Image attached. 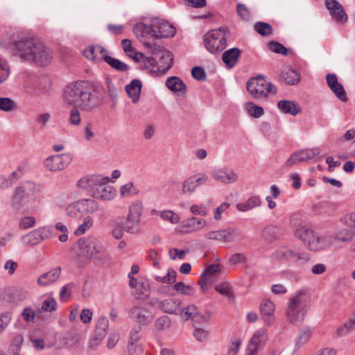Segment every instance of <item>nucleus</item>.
<instances>
[{
	"mask_svg": "<svg viewBox=\"0 0 355 355\" xmlns=\"http://www.w3.org/2000/svg\"><path fill=\"white\" fill-rule=\"evenodd\" d=\"M62 97L65 105L78 107L83 112H92L100 106L98 96L92 92L86 81L77 80L69 83L64 87Z\"/></svg>",
	"mask_w": 355,
	"mask_h": 355,
	"instance_id": "f257e3e1",
	"label": "nucleus"
},
{
	"mask_svg": "<svg viewBox=\"0 0 355 355\" xmlns=\"http://www.w3.org/2000/svg\"><path fill=\"white\" fill-rule=\"evenodd\" d=\"M40 185L25 181L15 187L10 196L11 207L22 214L35 213L40 202Z\"/></svg>",
	"mask_w": 355,
	"mask_h": 355,
	"instance_id": "f03ea898",
	"label": "nucleus"
},
{
	"mask_svg": "<svg viewBox=\"0 0 355 355\" xmlns=\"http://www.w3.org/2000/svg\"><path fill=\"white\" fill-rule=\"evenodd\" d=\"M291 223L295 229V236L300 239L311 251L323 250L330 247L331 239L327 236H318L313 230L304 224L300 214H294L291 218Z\"/></svg>",
	"mask_w": 355,
	"mask_h": 355,
	"instance_id": "7ed1b4c3",
	"label": "nucleus"
},
{
	"mask_svg": "<svg viewBox=\"0 0 355 355\" xmlns=\"http://www.w3.org/2000/svg\"><path fill=\"white\" fill-rule=\"evenodd\" d=\"M133 31L138 37H169L175 34V28L171 24L159 19H153L150 24H137Z\"/></svg>",
	"mask_w": 355,
	"mask_h": 355,
	"instance_id": "20e7f679",
	"label": "nucleus"
},
{
	"mask_svg": "<svg viewBox=\"0 0 355 355\" xmlns=\"http://www.w3.org/2000/svg\"><path fill=\"white\" fill-rule=\"evenodd\" d=\"M78 245V251L76 257L79 266H83L93 258L101 259L103 256V246L95 238L80 239Z\"/></svg>",
	"mask_w": 355,
	"mask_h": 355,
	"instance_id": "39448f33",
	"label": "nucleus"
},
{
	"mask_svg": "<svg viewBox=\"0 0 355 355\" xmlns=\"http://www.w3.org/2000/svg\"><path fill=\"white\" fill-rule=\"evenodd\" d=\"M100 209L99 204L92 198H82L69 204L66 209V215L80 220L83 218L96 214Z\"/></svg>",
	"mask_w": 355,
	"mask_h": 355,
	"instance_id": "423d86ee",
	"label": "nucleus"
},
{
	"mask_svg": "<svg viewBox=\"0 0 355 355\" xmlns=\"http://www.w3.org/2000/svg\"><path fill=\"white\" fill-rule=\"evenodd\" d=\"M143 44L153 55L159 73H164L171 68L173 56L169 51L150 42L143 41Z\"/></svg>",
	"mask_w": 355,
	"mask_h": 355,
	"instance_id": "0eeeda50",
	"label": "nucleus"
},
{
	"mask_svg": "<svg viewBox=\"0 0 355 355\" xmlns=\"http://www.w3.org/2000/svg\"><path fill=\"white\" fill-rule=\"evenodd\" d=\"M228 35L229 31L226 27L211 30L204 35L205 46L210 53H217L225 48Z\"/></svg>",
	"mask_w": 355,
	"mask_h": 355,
	"instance_id": "6e6552de",
	"label": "nucleus"
},
{
	"mask_svg": "<svg viewBox=\"0 0 355 355\" xmlns=\"http://www.w3.org/2000/svg\"><path fill=\"white\" fill-rule=\"evenodd\" d=\"M248 92L254 98H266L277 93L276 87L262 76L250 78L246 84Z\"/></svg>",
	"mask_w": 355,
	"mask_h": 355,
	"instance_id": "1a4fd4ad",
	"label": "nucleus"
},
{
	"mask_svg": "<svg viewBox=\"0 0 355 355\" xmlns=\"http://www.w3.org/2000/svg\"><path fill=\"white\" fill-rule=\"evenodd\" d=\"M304 293L298 291L296 295L290 300L288 306L286 315L289 321L295 324L300 325L304 320L306 309L303 299Z\"/></svg>",
	"mask_w": 355,
	"mask_h": 355,
	"instance_id": "9d476101",
	"label": "nucleus"
},
{
	"mask_svg": "<svg viewBox=\"0 0 355 355\" xmlns=\"http://www.w3.org/2000/svg\"><path fill=\"white\" fill-rule=\"evenodd\" d=\"M143 204L139 200L135 201L130 205L124 224L125 232L132 234L139 232Z\"/></svg>",
	"mask_w": 355,
	"mask_h": 355,
	"instance_id": "9b49d317",
	"label": "nucleus"
},
{
	"mask_svg": "<svg viewBox=\"0 0 355 355\" xmlns=\"http://www.w3.org/2000/svg\"><path fill=\"white\" fill-rule=\"evenodd\" d=\"M36 42L31 38H21L9 43L7 48L13 54L18 55L21 60L27 61L28 55L32 53Z\"/></svg>",
	"mask_w": 355,
	"mask_h": 355,
	"instance_id": "f8f14e48",
	"label": "nucleus"
},
{
	"mask_svg": "<svg viewBox=\"0 0 355 355\" xmlns=\"http://www.w3.org/2000/svg\"><path fill=\"white\" fill-rule=\"evenodd\" d=\"M73 160L70 153H62L48 157L44 161V166L47 171L59 172L67 168Z\"/></svg>",
	"mask_w": 355,
	"mask_h": 355,
	"instance_id": "ddd939ff",
	"label": "nucleus"
},
{
	"mask_svg": "<svg viewBox=\"0 0 355 355\" xmlns=\"http://www.w3.org/2000/svg\"><path fill=\"white\" fill-rule=\"evenodd\" d=\"M203 236L207 240L221 243H232L240 236L241 234L236 227H228L225 229L207 232Z\"/></svg>",
	"mask_w": 355,
	"mask_h": 355,
	"instance_id": "4468645a",
	"label": "nucleus"
},
{
	"mask_svg": "<svg viewBox=\"0 0 355 355\" xmlns=\"http://www.w3.org/2000/svg\"><path fill=\"white\" fill-rule=\"evenodd\" d=\"M129 317L137 323V325L146 327L153 322L154 314L144 305H137L131 308L128 312Z\"/></svg>",
	"mask_w": 355,
	"mask_h": 355,
	"instance_id": "2eb2a0df",
	"label": "nucleus"
},
{
	"mask_svg": "<svg viewBox=\"0 0 355 355\" xmlns=\"http://www.w3.org/2000/svg\"><path fill=\"white\" fill-rule=\"evenodd\" d=\"M27 62H33L40 66H45L52 60V55L49 49L42 43L37 42L32 53L28 55Z\"/></svg>",
	"mask_w": 355,
	"mask_h": 355,
	"instance_id": "dca6fc26",
	"label": "nucleus"
},
{
	"mask_svg": "<svg viewBox=\"0 0 355 355\" xmlns=\"http://www.w3.org/2000/svg\"><path fill=\"white\" fill-rule=\"evenodd\" d=\"M99 184H96V189L92 193V197L103 200H110L114 198L116 195L115 189L109 184L110 178L101 175Z\"/></svg>",
	"mask_w": 355,
	"mask_h": 355,
	"instance_id": "f3484780",
	"label": "nucleus"
},
{
	"mask_svg": "<svg viewBox=\"0 0 355 355\" xmlns=\"http://www.w3.org/2000/svg\"><path fill=\"white\" fill-rule=\"evenodd\" d=\"M220 271L221 266L220 264H211L206 268L198 281V284L203 292H206L209 286L215 282V278Z\"/></svg>",
	"mask_w": 355,
	"mask_h": 355,
	"instance_id": "a211bd4d",
	"label": "nucleus"
},
{
	"mask_svg": "<svg viewBox=\"0 0 355 355\" xmlns=\"http://www.w3.org/2000/svg\"><path fill=\"white\" fill-rule=\"evenodd\" d=\"M209 181V177L205 173H197L189 176L182 183V193L190 194L193 193L200 185L205 184Z\"/></svg>",
	"mask_w": 355,
	"mask_h": 355,
	"instance_id": "6ab92c4d",
	"label": "nucleus"
},
{
	"mask_svg": "<svg viewBox=\"0 0 355 355\" xmlns=\"http://www.w3.org/2000/svg\"><path fill=\"white\" fill-rule=\"evenodd\" d=\"M207 225V222L205 218L192 216L182 223L179 227V232L182 234L199 232Z\"/></svg>",
	"mask_w": 355,
	"mask_h": 355,
	"instance_id": "aec40b11",
	"label": "nucleus"
},
{
	"mask_svg": "<svg viewBox=\"0 0 355 355\" xmlns=\"http://www.w3.org/2000/svg\"><path fill=\"white\" fill-rule=\"evenodd\" d=\"M49 230L45 227L34 230L21 238L22 243L26 246H34L48 238Z\"/></svg>",
	"mask_w": 355,
	"mask_h": 355,
	"instance_id": "412c9836",
	"label": "nucleus"
},
{
	"mask_svg": "<svg viewBox=\"0 0 355 355\" xmlns=\"http://www.w3.org/2000/svg\"><path fill=\"white\" fill-rule=\"evenodd\" d=\"M211 177L217 182L223 184H232L237 181V174L229 168H218L211 172Z\"/></svg>",
	"mask_w": 355,
	"mask_h": 355,
	"instance_id": "4be33fe9",
	"label": "nucleus"
},
{
	"mask_svg": "<svg viewBox=\"0 0 355 355\" xmlns=\"http://www.w3.org/2000/svg\"><path fill=\"white\" fill-rule=\"evenodd\" d=\"M326 81L335 96L343 102H347V97L344 87L338 80L337 76L334 73L326 76Z\"/></svg>",
	"mask_w": 355,
	"mask_h": 355,
	"instance_id": "5701e85b",
	"label": "nucleus"
},
{
	"mask_svg": "<svg viewBox=\"0 0 355 355\" xmlns=\"http://www.w3.org/2000/svg\"><path fill=\"white\" fill-rule=\"evenodd\" d=\"M101 180V175H85L77 181L76 186L92 196L96 189L95 187L96 184L100 183Z\"/></svg>",
	"mask_w": 355,
	"mask_h": 355,
	"instance_id": "b1692460",
	"label": "nucleus"
},
{
	"mask_svg": "<svg viewBox=\"0 0 355 355\" xmlns=\"http://www.w3.org/2000/svg\"><path fill=\"white\" fill-rule=\"evenodd\" d=\"M267 340L266 331L264 329H258L251 338L248 345V351L257 353L262 349Z\"/></svg>",
	"mask_w": 355,
	"mask_h": 355,
	"instance_id": "393cba45",
	"label": "nucleus"
},
{
	"mask_svg": "<svg viewBox=\"0 0 355 355\" xmlns=\"http://www.w3.org/2000/svg\"><path fill=\"white\" fill-rule=\"evenodd\" d=\"M277 108L284 114L296 116L302 112L299 103L290 100H281L277 103Z\"/></svg>",
	"mask_w": 355,
	"mask_h": 355,
	"instance_id": "a878e982",
	"label": "nucleus"
},
{
	"mask_svg": "<svg viewBox=\"0 0 355 355\" xmlns=\"http://www.w3.org/2000/svg\"><path fill=\"white\" fill-rule=\"evenodd\" d=\"M83 55L88 60L92 61L103 60V55L107 54L106 49L99 45L89 46L83 51Z\"/></svg>",
	"mask_w": 355,
	"mask_h": 355,
	"instance_id": "bb28decb",
	"label": "nucleus"
},
{
	"mask_svg": "<svg viewBox=\"0 0 355 355\" xmlns=\"http://www.w3.org/2000/svg\"><path fill=\"white\" fill-rule=\"evenodd\" d=\"M61 274V268L56 267L40 275L37 280L38 285L46 286L56 282Z\"/></svg>",
	"mask_w": 355,
	"mask_h": 355,
	"instance_id": "cd10ccee",
	"label": "nucleus"
},
{
	"mask_svg": "<svg viewBox=\"0 0 355 355\" xmlns=\"http://www.w3.org/2000/svg\"><path fill=\"white\" fill-rule=\"evenodd\" d=\"M241 54V51L236 47L225 51L222 55V60L226 67L227 69L233 68L237 64Z\"/></svg>",
	"mask_w": 355,
	"mask_h": 355,
	"instance_id": "c85d7f7f",
	"label": "nucleus"
},
{
	"mask_svg": "<svg viewBox=\"0 0 355 355\" xmlns=\"http://www.w3.org/2000/svg\"><path fill=\"white\" fill-rule=\"evenodd\" d=\"M142 87L141 81L139 79H133L125 86V92L133 103H137L140 98Z\"/></svg>",
	"mask_w": 355,
	"mask_h": 355,
	"instance_id": "c756f323",
	"label": "nucleus"
},
{
	"mask_svg": "<svg viewBox=\"0 0 355 355\" xmlns=\"http://www.w3.org/2000/svg\"><path fill=\"white\" fill-rule=\"evenodd\" d=\"M166 86L173 93L184 94L187 92V85L178 76L168 77L166 80Z\"/></svg>",
	"mask_w": 355,
	"mask_h": 355,
	"instance_id": "7c9ffc66",
	"label": "nucleus"
},
{
	"mask_svg": "<svg viewBox=\"0 0 355 355\" xmlns=\"http://www.w3.org/2000/svg\"><path fill=\"white\" fill-rule=\"evenodd\" d=\"M180 302L173 298H168L159 301L158 307L164 313L168 314H177L180 309Z\"/></svg>",
	"mask_w": 355,
	"mask_h": 355,
	"instance_id": "2f4dec72",
	"label": "nucleus"
},
{
	"mask_svg": "<svg viewBox=\"0 0 355 355\" xmlns=\"http://www.w3.org/2000/svg\"><path fill=\"white\" fill-rule=\"evenodd\" d=\"M280 79L287 85H296L300 79L301 75L296 70L288 69L282 71L280 75Z\"/></svg>",
	"mask_w": 355,
	"mask_h": 355,
	"instance_id": "473e14b6",
	"label": "nucleus"
},
{
	"mask_svg": "<svg viewBox=\"0 0 355 355\" xmlns=\"http://www.w3.org/2000/svg\"><path fill=\"white\" fill-rule=\"evenodd\" d=\"M280 235V229L274 225H268L266 226L261 234V238L267 241L272 242L276 240Z\"/></svg>",
	"mask_w": 355,
	"mask_h": 355,
	"instance_id": "72a5a7b5",
	"label": "nucleus"
},
{
	"mask_svg": "<svg viewBox=\"0 0 355 355\" xmlns=\"http://www.w3.org/2000/svg\"><path fill=\"white\" fill-rule=\"evenodd\" d=\"M275 311V305L270 300H264L260 305V311L267 324L272 322L271 316Z\"/></svg>",
	"mask_w": 355,
	"mask_h": 355,
	"instance_id": "f704fd0d",
	"label": "nucleus"
},
{
	"mask_svg": "<svg viewBox=\"0 0 355 355\" xmlns=\"http://www.w3.org/2000/svg\"><path fill=\"white\" fill-rule=\"evenodd\" d=\"M354 236V230L343 227L336 230L334 238L338 241L347 243L351 241Z\"/></svg>",
	"mask_w": 355,
	"mask_h": 355,
	"instance_id": "c9c22d12",
	"label": "nucleus"
},
{
	"mask_svg": "<svg viewBox=\"0 0 355 355\" xmlns=\"http://www.w3.org/2000/svg\"><path fill=\"white\" fill-rule=\"evenodd\" d=\"M103 61L119 72H125L130 69V67L128 64L121 62L119 59L108 55L107 53L103 55Z\"/></svg>",
	"mask_w": 355,
	"mask_h": 355,
	"instance_id": "e433bc0d",
	"label": "nucleus"
},
{
	"mask_svg": "<svg viewBox=\"0 0 355 355\" xmlns=\"http://www.w3.org/2000/svg\"><path fill=\"white\" fill-rule=\"evenodd\" d=\"M261 200L259 196H251L245 202H241L236 205V209L240 211H248L261 205Z\"/></svg>",
	"mask_w": 355,
	"mask_h": 355,
	"instance_id": "4c0bfd02",
	"label": "nucleus"
},
{
	"mask_svg": "<svg viewBox=\"0 0 355 355\" xmlns=\"http://www.w3.org/2000/svg\"><path fill=\"white\" fill-rule=\"evenodd\" d=\"M138 62L140 63L141 68L146 70L148 73L152 74L159 73L154 57L148 58L144 55V57Z\"/></svg>",
	"mask_w": 355,
	"mask_h": 355,
	"instance_id": "58836bf2",
	"label": "nucleus"
},
{
	"mask_svg": "<svg viewBox=\"0 0 355 355\" xmlns=\"http://www.w3.org/2000/svg\"><path fill=\"white\" fill-rule=\"evenodd\" d=\"M320 153L318 148L304 149L297 152L298 154V160L300 162H307L319 155Z\"/></svg>",
	"mask_w": 355,
	"mask_h": 355,
	"instance_id": "ea45409f",
	"label": "nucleus"
},
{
	"mask_svg": "<svg viewBox=\"0 0 355 355\" xmlns=\"http://www.w3.org/2000/svg\"><path fill=\"white\" fill-rule=\"evenodd\" d=\"M171 324V320L168 316L162 315L157 318L153 325L155 332L164 331L168 329Z\"/></svg>",
	"mask_w": 355,
	"mask_h": 355,
	"instance_id": "a19ab883",
	"label": "nucleus"
},
{
	"mask_svg": "<svg viewBox=\"0 0 355 355\" xmlns=\"http://www.w3.org/2000/svg\"><path fill=\"white\" fill-rule=\"evenodd\" d=\"M144 351V346L139 341L128 340L126 352L128 355H141Z\"/></svg>",
	"mask_w": 355,
	"mask_h": 355,
	"instance_id": "79ce46f5",
	"label": "nucleus"
},
{
	"mask_svg": "<svg viewBox=\"0 0 355 355\" xmlns=\"http://www.w3.org/2000/svg\"><path fill=\"white\" fill-rule=\"evenodd\" d=\"M311 331L308 328H304L299 332L295 345V349L297 350L305 345L311 338Z\"/></svg>",
	"mask_w": 355,
	"mask_h": 355,
	"instance_id": "37998d69",
	"label": "nucleus"
},
{
	"mask_svg": "<svg viewBox=\"0 0 355 355\" xmlns=\"http://www.w3.org/2000/svg\"><path fill=\"white\" fill-rule=\"evenodd\" d=\"M83 222L74 232L76 236H81L84 234L89 229L94 225V218L91 216H87L82 218Z\"/></svg>",
	"mask_w": 355,
	"mask_h": 355,
	"instance_id": "c03bdc74",
	"label": "nucleus"
},
{
	"mask_svg": "<svg viewBox=\"0 0 355 355\" xmlns=\"http://www.w3.org/2000/svg\"><path fill=\"white\" fill-rule=\"evenodd\" d=\"M327 8L329 10L331 15L334 14V10H339L338 16L340 19H345L346 13L342 6L336 0H325Z\"/></svg>",
	"mask_w": 355,
	"mask_h": 355,
	"instance_id": "a18cd8bd",
	"label": "nucleus"
},
{
	"mask_svg": "<svg viewBox=\"0 0 355 355\" xmlns=\"http://www.w3.org/2000/svg\"><path fill=\"white\" fill-rule=\"evenodd\" d=\"M327 8L329 10L331 15L334 14V10H339L338 16L340 19H345L346 13L342 6L336 0H325Z\"/></svg>",
	"mask_w": 355,
	"mask_h": 355,
	"instance_id": "49530a36",
	"label": "nucleus"
},
{
	"mask_svg": "<svg viewBox=\"0 0 355 355\" xmlns=\"http://www.w3.org/2000/svg\"><path fill=\"white\" fill-rule=\"evenodd\" d=\"M295 250L284 248L278 250L275 252V257L281 261H295Z\"/></svg>",
	"mask_w": 355,
	"mask_h": 355,
	"instance_id": "de8ad7c7",
	"label": "nucleus"
},
{
	"mask_svg": "<svg viewBox=\"0 0 355 355\" xmlns=\"http://www.w3.org/2000/svg\"><path fill=\"white\" fill-rule=\"evenodd\" d=\"M200 315L198 308L194 305H190L184 308L180 313L181 318L186 321L189 319H195Z\"/></svg>",
	"mask_w": 355,
	"mask_h": 355,
	"instance_id": "09e8293b",
	"label": "nucleus"
},
{
	"mask_svg": "<svg viewBox=\"0 0 355 355\" xmlns=\"http://www.w3.org/2000/svg\"><path fill=\"white\" fill-rule=\"evenodd\" d=\"M245 109L250 116L255 119L261 117L264 113L263 108L261 106L256 105L251 102L245 105Z\"/></svg>",
	"mask_w": 355,
	"mask_h": 355,
	"instance_id": "8fccbe9b",
	"label": "nucleus"
},
{
	"mask_svg": "<svg viewBox=\"0 0 355 355\" xmlns=\"http://www.w3.org/2000/svg\"><path fill=\"white\" fill-rule=\"evenodd\" d=\"M177 273L173 268H168L167 270L166 275L164 277H160L158 275L155 276V279L162 284H171L175 283L176 279Z\"/></svg>",
	"mask_w": 355,
	"mask_h": 355,
	"instance_id": "3c124183",
	"label": "nucleus"
},
{
	"mask_svg": "<svg viewBox=\"0 0 355 355\" xmlns=\"http://www.w3.org/2000/svg\"><path fill=\"white\" fill-rule=\"evenodd\" d=\"M177 273L173 268H168L167 270L166 275L164 277H160L158 275L155 276V279L162 284H171L175 283L176 279Z\"/></svg>",
	"mask_w": 355,
	"mask_h": 355,
	"instance_id": "603ef678",
	"label": "nucleus"
},
{
	"mask_svg": "<svg viewBox=\"0 0 355 355\" xmlns=\"http://www.w3.org/2000/svg\"><path fill=\"white\" fill-rule=\"evenodd\" d=\"M254 29L259 35L267 37L272 33V26L266 22H257L254 26Z\"/></svg>",
	"mask_w": 355,
	"mask_h": 355,
	"instance_id": "864d4df0",
	"label": "nucleus"
},
{
	"mask_svg": "<svg viewBox=\"0 0 355 355\" xmlns=\"http://www.w3.org/2000/svg\"><path fill=\"white\" fill-rule=\"evenodd\" d=\"M10 74V69L8 62L0 58V84L4 83Z\"/></svg>",
	"mask_w": 355,
	"mask_h": 355,
	"instance_id": "5fc2aeb1",
	"label": "nucleus"
},
{
	"mask_svg": "<svg viewBox=\"0 0 355 355\" xmlns=\"http://www.w3.org/2000/svg\"><path fill=\"white\" fill-rule=\"evenodd\" d=\"M173 288L178 293L187 295H191L194 293L193 288L190 285L185 284L182 282L175 284Z\"/></svg>",
	"mask_w": 355,
	"mask_h": 355,
	"instance_id": "6e6d98bb",
	"label": "nucleus"
},
{
	"mask_svg": "<svg viewBox=\"0 0 355 355\" xmlns=\"http://www.w3.org/2000/svg\"><path fill=\"white\" fill-rule=\"evenodd\" d=\"M160 217L172 224H178L180 221V217L171 210H164L159 213Z\"/></svg>",
	"mask_w": 355,
	"mask_h": 355,
	"instance_id": "4d7b16f0",
	"label": "nucleus"
},
{
	"mask_svg": "<svg viewBox=\"0 0 355 355\" xmlns=\"http://www.w3.org/2000/svg\"><path fill=\"white\" fill-rule=\"evenodd\" d=\"M16 103L8 97L0 98V110L3 112H10L15 110Z\"/></svg>",
	"mask_w": 355,
	"mask_h": 355,
	"instance_id": "13d9d810",
	"label": "nucleus"
},
{
	"mask_svg": "<svg viewBox=\"0 0 355 355\" xmlns=\"http://www.w3.org/2000/svg\"><path fill=\"white\" fill-rule=\"evenodd\" d=\"M138 193L139 189L132 182H128L126 184L123 185L120 189V194L122 197L137 195Z\"/></svg>",
	"mask_w": 355,
	"mask_h": 355,
	"instance_id": "bf43d9fd",
	"label": "nucleus"
},
{
	"mask_svg": "<svg viewBox=\"0 0 355 355\" xmlns=\"http://www.w3.org/2000/svg\"><path fill=\"white\" fill-rule=\"evenodd\" d=\"M149 284L146 281H139L138 282V284L137 287L135 288L136 290V297L137 298H142L145 296H146L149 291Z\"/></svg>",
	"mask_w": 355,
	"mask_h": 355,
	"instance_id": "052dcab7",
	"label": "nucleus"
},
{
	"mask_svg": "<svg viewBox=\"0 0 355 355\" xmlns=\"http://www.w3.org/2000/svg\"><path fill=\"white\" fill-rule=\"evenodd\" d=\"M189 209L194 216H206L208 214V209L203 203L193 204L189 207Z\"/></svg>",
	"mask_w": 355,
	"mask_h": 355,
	"instance_id": "680f3d73",
	"label": "nucleus"
},
{
	"mask_svg": "<svg viewBox=\"0 0 355 355\" xmlns=\"http://www.w3.org/2000/svg\"><path fill=\"white\" fill-rule=\"evenodd\" d=\"M105 336L103 333H96V334L92 337L88 343V348L90 350L94 351L97 349V347L101 345V342L104 339Z\"/></svg>",
	"mask_w": 355,
	"mask_h": 355,
	"instance_id": "e2e57ef3",
	"label": "nucleus"
},
{
	"mask_svg": "<svg viewBox=\"0 0 355 355\" xmlns=\"http://www.w3.org/2000/svg\"><path fill=\"white\" fill-rule=\"evenodd\" d=\"M36 219L31 216L22 217L19 222V227L21 230H26L35 226Z\"/></svg>",
	"mask_w": 355,
	"mask_h": 355,
	"instance_id": "0e129e2a",
	"label": "nucleus"
},
{
	"mask_svg": "<svg viewBox=\"0 0 355 355\" xmlns=\"http://www.w3.org/2000/svg\"><path fill=\"white\" fill-rule=\"evenodd\" d=\"M72 109L69 113V121L72 125H78L80 124L81 118L80 109L78 107H71Z\"/></svg>",
	"mask_w": 355,
	"mask_h": 355,
	"instance_id": "69168bd1",
	"label": "nucleus"
},
{
	"mask_svg": "<svg viewBox=\"0 0 355 355\" xmlns=\"http://www.w3.org/2000/svg\"><path fill=\"white\" fill-rule=\"evenodd\" d=\"M355 329V324L354 322H351V319L347 322L339 327L336 330V334L338 336H343L347 335L350 331Z\"/></svg>",
	"mask_w": 355,
	"mask_h": 355,
	"instance_id": "338daca9",
	"label": "nucleus"
},
{
	"mask_svg": "<svg viewBox=\"0 0 355 355\" xmlns=\"http://www.w3.org/2000/svg\"><path fill=\"white\" fill-rule=\"evenodd\" d=\"M215 290L220 294L228 298H232L234 295L232 288L227 283H223L216 286Z\"/></svg>",
	"mask_w": 355,
	"mask_h": 355,
	"instance_id": "774afa93",
	"label": "nucleus"
}]
</instances>
